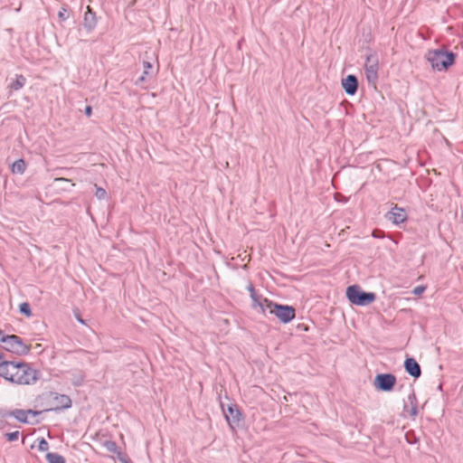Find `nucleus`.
Returning <instances> with one entry per match:
<instances>
[{"label":"nucleus","mask_w":463,"mask_h":463,"mask_svg":"<svg viewBox=\"0 0 463 463\" xmlns=\"http://www.w3.org/2000/svg\"><path fill=\"white\" fill-rule=\"evenodd\" d=\"M19 366H21V370L16 373L14 383L31 385L34 384L39 380L41 375L40 371L33 369L29 364L24 362H20Z\"/></svg>","instance_id":"obj_3"},{"label":"nucleus","mask_w":463,"mask_h":463,"mask_svg":"<svg viewBox=\"0 0 463 463\" xmlns=\"http://www.w3.org/2000/svg\"><path fill=\"white\" fill-rule=\"evenodd\" d=\"M396 383V377L392 373H379L375 376L373 385L381 392H391Z\"/></svg>","instance_id":"obj_6"},{"label":"nucleus","mask_w":463,"mask_h":463,"mask_svg":"<svg viewBox=\"0 0 463 463\" xmlns=\"http://www.w3.org/2000/svg\"><path fill=\"white\" fill-rule=\"evenodd\" d=\"M38 449L41 451H47L49 449V444L44 438L39 439Z\"/></svg>","instance_id":"obj_28"},{"label":"nucleus","mask_w":463,"mask_h":463,"mask_svg":"<svg viewBox=\"0 0 463 463\" xmlns=\"http://www.w3.org/2000/svg\"><path fill=\"white\" fill-rule=\"evenodd\" d=\"M270 314L275 315L280 322L287 324L295 318L296 310L291 306L277 304L274 306V310L270 309Z\"/></svg>","instance_id":"obj_8"},{"label":"nucleus","mask_w":463,"mask_h":463,"mask_svg":"<svg viewBox=\"0 0 463 463\" xmlns=\"http://www.w3.org/2000/svg\"><path fill=\"white\" fill-rule=\"evenodd\" d=\"M377 168H378L379 171H382V168H380V165L379 164L377 165Z\"/></svg>","instance_id":"obj_38"},{"label":"nucleus","mask_w":463,"mask_h":463,"mask_svg":"<svg viewBox=\"0 0 463 463\" xmlns=\"http://www.w3.org/2000/svg\"><path fill=\"white\" fill-rule=\"evenodd\" d=\"M71 383L73 386H80L83 384L85 380V374L82 371H75L71 373Z\"/></svg>","instance_id":"obj_15"},{"label":"nucleus","mask_w":463,"mask_h":463,"mask_svg":"<svg viewBox=\"0 0 463 463\" xmlns=\"http://www.w3.org/2000/svg\"><path fill=\"white\" fill-rule=\"evenodd\" d=\"M248 290H249V292H250V295H254V296H255L256 291H255V288H254V287L252 286V284H250V285L248 286Z\"/></svg>","instance_id":"obj_34"},{"label":"nucleus","mask_w":463,"mask_h":463,"mask_svg":"<svg viewBox=\"0 0 463 463\" xmlns=\"http://www.w3.org/2000/svg\"><path fill=\"white\" fill-rule=\"evenodd\" d=\"M408 402H409L410 406H411L410 414H411V417L414 418L418 414V401H417V398H416V395H415L414 392H412L408 396Z\"/></svg>","instance_id":"obj_16"},{"label":"nucleus","mask_w":463,"mask_h":463,"mask_svg":"<svg viewBox=\"0 0 463 463\" xmlns=\"http://www.w3.org/2000/svg\"><path fill=\"white\" fill-rule=\"evenodd\" d=\"M405 371L413 378L418 379L421 375V369L418 362L412 358H406L404 362Z\"/></svg>","instance_id":"obj_12"},{"label":"nucleus","mask_w":463,"mask_h":463,"mask_svg":"<svg viewBox=\"0 0 463 463\" xmlns=\"http://www.w3.org/2000/svg\"><path fill=\"white\" fill-rule=\"evenodd\" d=\"M91 113H92V109H91V107H90V106H87V107L85 108V114H86L88 117H90V116L91 115Z\"/></svg>","instance_id":"obj_35"},{"label":"nucleus","mask_w":463,"mask_h":463,"mask_svg":"<svg viewBox=\"0 0 463 463\" xmlns=\"http://www.w3.org/2000/svg\"><path fill=\"white\" fill-rule=\"evenodd\" d=\"M77 320L81 324H85V321L80 316H77Z\"/></svg>","instance_id":"obj_36"},{"label":"nucleus","mask_w":463,"mask_h":463,"mask_svg":"<svg viewBox=\"0 0 463 463\" xmlns=\"http://www.w3.org/2000/svg\"><path fill=\"white\" fill-rule=\"evenodd\" d=\"M17 420L23 423L28 422L27 412L24 410L16 409L11 413Z\"/></svg>","instance_id":"obj_21"},{"label":"nucleus","mask_w":463,"mask_h":463,"mask_svg":"<svg viewBox=\"0 0 463 463\" xmlns=\"http://www.w3.org/2000/svg\"><path fill=\"white\" fill-rule=\"evenodd\" d=\"M19 435H20L19 431L15 430L13 432L6 433L5 437L8 441H15L19 439Z\"/></svg>","instance_id":"obj_27"},{"label":"nucleus","mask_w":463,"mask_h":463,"mask_svg":"<svg viewBox=\"0 0 463 463\" xmlns=\"http://www.w3.org/2000/svg\"><path fill=\"white\" fill-rule=\"evenodd\" d=\"M25 82V77H24L23 75H16V79L9 84L8 88L11 90H18L24 86Z\"/></svg>","instance_id":"obj_18"},{"label":"nucleus","mask_w":463,"mask_h":463,"mask_svg":"<svg viewBox=\"0 0 463 463\" xmlns=\"http://www.w3.org/2000/svg\"><path fill=\"white\" fill-rule=\"evenodd\" d=\"M424 290H425V287L418 286V287L414 288L412 292L415 295H420Z\"/></svg>","instance_id":"obj_32"},{"label":"nucleus","mask_w":463,"mask_h":463,"mask_svg":"<svg viewBox=\"0 0 463 463\" xmlns=\"http://www.w3.org/2000/svg\"><path fill=\"white\" fill-rule=\"evenodd\" d=\"M116 455H117V458L121 463H132L130 458L128 457V455L126 453L121 452V450H119L118 453H116Z\"/></svg>","instance_id":"obj_26"},{"label":"nucleus","mask_w":463,"mask_h":463,"mask_svg":"<svg viewBox=\"0 0 463 463\" xmlns=\"http://www.w3.org/2000/svg\"><path fill=\"white\" fill-rule=\"evenodd\" d=\"M106 191L105 189L101 188V187H97L96 188V193H95V195L98 199L101 200V199H104L106 197Z\"/></svg>","instance_id":"obj_29"},{"label":"nucleus","mask_w":463,"mask_h":463,"mask_svg":"<svg viewBox=\"0 0 463 463\" xmlns=\"http://www.w3.org/2000/svg\"><path fill=\"white\" fill-rule=\"evenodd\" d=\"M5 360H3V355L2 354L0 353V363H4Z\"/></svg>","instance_id":"obj_37"},{"label":"nucleus","mask_w":463,"mask_h":463,"mask_svg":"<svg viewBox=\"0 0 463 463\" xmlns=\"http://www.w3.org/2000/svg\"><path fill=\"white\" fill-rule=\"evenodd\" d=\"M143 75L137 80L136 84H140L144 82L146 80V76L149 74V71L152 69V65L149 61H143Z\"/></svg>","instance_id":"obj_22"},{"label":"nucleus","mask_w":463,"mask_h":463,"mask_svg":"<svg viewBox=\"0 0 463 463\" xmlns=\"http://www.w3.org/2000/svg\"><path fill=\"white\" fill-rule=\"evenodd\" d=\"M250 298H251L252 302H253V304H252L253 307H258V302H260V300L261 298H263L261 296H258L257 293L255 294V296L254 295H250Z\"/></svg>","instance_id":"obj_30"},{"label":"nucleus","mask_w":463,"mask_h":463,"mask_svg":"<svg viewBox=\"0 0 463 463\" xmlns=\"http://www.w3.org/2000/svg\"><path fill=\"white\" fill-rule=\"evenodd\" d=\"M46 459L48 463H65L64 457L54 452L47 453Z\"/></svg>","instance_id":"obj_19"},{"label":"nucleus","mask_w":463,"mask_h":463,"mask_svg":"<svg viewBox=\"0 0 463 463\" xmlns=\"http://www.w3.org/2000/svg\"><path fill=\"white\" fill-rule=\"evenodd\" d=\"M104 447L107 449L108 451L115 453V454L120 450V449L117 445V443L112 440H106L104 442Z\"/></svg>","instance_id":"obj_23"},{"label":"nucleus","mask_w":463,"mask_h":463,"mask_svg":"<svg viewBox=\"0 0 463 463\" xmlns=\"http://www.w3.org/2000/svg\"><path fill=\"white\" fill-rule=\"evenodd\" d=\"M1 343L4 344V348L17 355L27 354L30 351V346L24 343L23 339L16 335H5L1 338Z\"/></svg>","instance_id":"obj_4"},{"label":"nucleus","mask_w":463,"mask_h":463,"mask_svg":"<svg viewBox=\"0 0 463 463\" xmlns=\"http://www.w3.org/2000/svg\"><path fill=\"white\" fill-rule=\"evenodd\" d=\"M27 412V416L29 414H32L33 416H36V415H39L40 413H42V411H33V410H27L25 411Z\"/></svg>","instance_id":"obj_33"},{"label":"nucleus","mask_w":463,"mask_h":463,"mask_svg":"<svg viewBox=\"0 0 463 463\" xmlns=\"http://www.w3.org/2000/svg\"><path fill=\"white\" fill-rule=\"evenodd\" d=\"M426 59L433 70L447 71L454 63L455 54L444 49L430 50Z\"/></svg>","instance_id":"obj_1"},{"label":"nucleus","mask_w":463,"mask_h":463,"mask_svg":"<svg viewBox=\"0 0 463 463\" xmlns=\"http://www.w3.org/2000/svg\"><path fill=\"white\" fill-rule=\"evenodd\" d=\"M346 297L348 300L356 306H367L375 300V294L373 292H364L358 285H352L346 288Z\"/></svg>","instance_id":"obj_2"},{"label":"nucleus","mask_w":463,"mask_h":463,"mask_svg":"<svg viewBox=\"0 0 463 463\" xmlns=\"http://www.w3.org/2000/svg\"><path fill=\"white\" fill-rule=\"evenodd\" d=\"M58 16L61 20H66L68 18L67 10L65 8H61L58 13Z\"/></svg>","instance_id":"obj_31"},{"label":"nucleus","mask_w":463,"mask_h":463,"mask_svg":"<svg viewBox=\"0 0 463 463\" xmlns=\"http://www.w3.org/2000/svg\"><path fill=\"white\" fill-rule=\"evenodd\" d=\"M224 415L232 429L238 426L241 420V414L236 405L228 406L227 411H224Z\"/></svg>","instance_id":"obj_10"},{"label":"nucleus","mask_w":463,"mask_h":463,"mask_svg":"<svg viewBox=\"0 0 463 463\" xmlns=\"http://www.w3.org/2000/svg\"><path fill=\"white\" fill-rule=\"evenodd\" d=\"M274 306H277V303H274L266 298H261L260 302H258V307L261 309L263 313L266 311H269L270 313V309L274 310Z\"/></svg>","instance_id":"obj_17"},{"label":"nucleus","mask_w":463,"mask_h":463,"mask_svg":"<svg viewBox=\"0 0 463 463\" xmlns=\"http://www.w3.org/2000/svg\"><path fill=\"white\" fill-rule=\"evenodd\" d=\"M97 20L95 13L91 11L90 6L87 7V12L84 14V22L83 25L87 29L88 32H91L96 26Z\"/></svg>","instance_id":"obj_14"},{"label":"nucleus","mask_w":463,"mask_h":463,"mask_svg":"<svg viewBox=\"0 0 463 463\" xmlns=\"http://www.w3.org/2000/svg\"><path fill=\"white\" fill-rule=\"evenodd\" d=\"M45 399L50 404V408L45 409V411H61L71 407V400L66 394H60L55 392H49L45 394Z\"/></svg>","instance_id":"obj_5"},{"label":"nucleus","mask_w":463,"mask_h":463,"mask_svg":"<svg viewBox=\"0 0 463 463\" xmlns=\"http://www.w3.org/2000/svg\"><path fill=\"white\" fill-rule=\"evenodd\" d=\"M386 218L395 224H400L406 221L407 214L403 208L394 205L391 211L387 213Z\"/></svg>","instance_id":"obj_11"},{"label":"nucleus","mask_w":463,"mask_h":463,"mask_svg":"<svg viewBox=\"0 0 463 463\" xmlns=\"http://www.w3.org/2000/svg\"><path fill=\"white\" fill-rule=\"evenodd\" d=\"M19 311L22 314L25 315L26 317L32 316L31 307L27 302H23L22 304L19 305Z\"/></svg>","instance_id":"obj_24"},{"label":"nucleus","mask_w":463,"mask_h":463,"mask_svg":"<svg viewBox=\"0 0 463 463\" xmlns=\"http://www.w3.org/2000/svg\"><path fill=\"white\" fill-rule=\"evenodd\" d=\"M13 174L23 173L25 171V162L23 159H18L13 163L11 166Z\"/></svg>","instance_id":"obj_20"},{"label":"nucleus","mask_w":463,"mask_h":463,"mask_svg":"<svg viewBox=\"0 0 463 463\" xmlns=\"http://www.w3.org/2000/svg\"><path fill=\"white\" fill-rule=\"evenodd\" d=\"M19 363L16 361H4V363H0V376L14 383L16 373L21 370Z\"/></svg>","instance_id":"obj_7"},{"label":"nucleus","mask_w":463,"mask_h":463,"mask_svg":"<svg viewBox=\"0 0 463 463\" xmlns=\"http://www.w3.org/2000/svg\"><path fill=\"white\" fill-rule=\"evenodd\" d=\"M342 87L348 95H354L358 87V81L354 75H348L342 80Z\"/></svg>","instance_id":"obj_13"},{"label":"nucleus","mask_w":463,"mask_h":463,"mask_svg":"<svg viewBox=\"0 0 463 463\" xmlns=\"http://www.w3.org/2000/svg\"><path fill=\"white\" fill-rule=\"evenodd\" d=\"M54 183L57 184L60 183H63V185H65V186L62 187V190H65V191L69 190L70 187L74 185V184H72L70 180L62 178V177L55 178Z\"/></svg>","instance_id":"obj_25"},{"label":"nucleus","mask_w":463,"mask_h":463,"mask_svg":"<svg viewBox=\"0 0 463 463\" xmlns=\"http://www.w3.org/2000/svg\"><path fill=\"white\" fill-rule=\"evenodd\" d=\"M364 71L368 82L375 85L378 79V60L375 56H367Z\"/></svg>","instance_id":"obj_9"}]
</instances>
